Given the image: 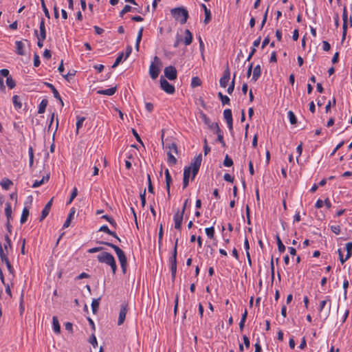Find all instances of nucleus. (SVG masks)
Listing matches in <instances>:
<instances>
[{"mask_svg":"<svg viewBox=\"0 0 352 352\" xmlns=\"http://www.w3.org/2000/svg\"><path fill=\"white\" fill-rule=\"evenodd\" d=\"M201 155L199 154L198 156L195 157L193 160L191 162L189 166H186L184 169V178H187L189 179L190 173H192L191 180H193L196 175H197L201 164Z\"/></svg>","mask_w":352,"mask_h":352,"instance_id":"nucleus-1","label":"nucleus"},{"mask_svg":"<svg viewBox=\"0 0 352 352\" xmlns=\"http://www.w3.org/2000/svg\"><path fill=\"white\" fill-rule=\"evenodd\" d=\"M98 261L101 263H105L111 268L113 274H116L117 265L113 256L107 252H102L97 256Z\"/></svg>","mask_w":352,"mask_h":352,"instance_id":"nucleus-2","label":"nucleus"},{"mask_svg":"<svg viewBox=\"0 0 352 352\" xmlns=\"http://www.w3.org/2000/svg\"><path fill=\"white\" fill-rule=\"evenodd\" d=\"M171 14L176 20H179L181 24L186 23L188 18V12L185 8H175L171 10Z\"/></svg>","mask_w":352,"mask_h":352,"instance_id":"nucleus-3","label":"nucleus"},{"mask_svg":"<svg viewBox=\"0 0 352 352\" xmlns=\"http://www.w3.org/2000/svg\"><path fill=\"white\" fill-rule=\"evenodd\" d=\"M177 244L178 239L175 240V245L173 248L172 256L169 258L170 268L173 278H175L177 272Z\"/></svg>","mask_w":352,"mask_h":352,"instance_id":"nucleus-4","label":"nucleus"},{"mask_svg":"<svg viewBox=\"0 0 352 352\" xmlns=\"http://www.w3.org/2000/svg\"><path fill=\"white\" fill-rule=\"evenodd\" d=\"M97 243H100V244L106 245L111 248L112 249H113L116 254H117V256L118 258L120 263L127 261L126 256L124 252L118 245H116L115 244L111 243L110 242H106V241H98Z\"/></svg>","mask_w":352,"mask_h":352,"instance_id":"nucleus-5","label":"nucleus"},{"mask_svg":"<svg viewBox=\"0 0 352 352\" xmlns=\"http://www.w3.org/2000/svg\"><path fill=\"white\" fill-rule=\"evenodd\" d=\"M161 65V61L157 56H155L154 61L151 64L149 67V74L152 79L155 80L157 78L160 69V65Z\"/></svg>","mask_w":352,"mask_h":352,"instance_id":"nucleus-6","label":"nucleus"},{"mask_svg":"<svg viewBox=\"0 0 352 352\" xmlns=\"http://www.w3.org/2000/svg\"><path fill=\"white\" fill-rule=\"evenodd\" d=\"M164 133L162 131V144L163 146V148L167 152V151H170L172 153H177V146L175 142H172L170 140L166 139L164 140Z\"/></svg>","mask_w":352,"mask_h":352,"instance_id":"nucleus-7","label":"nucleus"},{"mask_svg":"<svg viewBox=\"0 0 352 352\" xmlns=\"http://www.w3.org/2000/svg\"><path fill=\"white\" fill-rule=\"evenodd\" d=\"M160 87L162 90L169 94H173L175 91V87L170 84L162 76L160 78Z\"/></svg>","mask_w":352,"mask_h":352,"instance_id":"nucleus-8","label":"nucleus"},{"mask_svg":"<svg viewBox=\"0 0 352 352\" xmlns=\"http://www.w3.org/2000/svg\"><path fill=\"white\" fill-rule=\"evenodd\" d=\"M223 118L227 123L228 127L230 132L233 131V119L232 111L230 109H226L223 111Z\"/></svg>","mask_w":352,"mask_h":352,"instance_id":"nucleus-9","label":"nucleus"},{"mask_svg":"<svg viewBox=\"0 0 352 352\" xmlns=\"http://www.w3.org/2000/svg\"><path fill=\"white\" fill-rule=\"evenodd\" d=\"M127 311H128V305H127V303L124 302L120 305V310L119 312V318H118V325H121L124 323Z\"/></svg>","mask_w":352,"mask_h":352,"instance_id":"nucleus-10","label":"nucleus"},{"mask_svg":"<svg viewBox=\"0 0 352 352\" xmlns=\"http://www.w3.org/2000/svg\"><path fill=\"white\" fill-rule=\"evenodd\" d=\"M164 76L170 80H174L177 78V70L173 66H168L164 69Z\"/></svg>","mask_w":352,"mask_h":352,"instance_id":"nucleus-11","label":"nucleus"},{"mask_svg":"<svg viewBox=\"0 0 352 352\" xmlns=\"http://www.w3.org/2000/svg\"><path fill=\"white\" fill-rule=\"evenodd\" d=\"M230 78V72L229 67H227L226 69L223 72V76L219 80L220 86L223 88H226L228 84V82Z\"/></svg>","mask_w":352,"mask_h":352,"instance_id":"nucleus-12","label":"nucleus"},{"mask_svg":"<svg viewBox=\"0 0 352 352\" xmlns=\"http://www.w3.org/2000/svg\"><path fill=\"white\" fill-rule=\"evenodd\" d=\"M184 214L180 213L179 211H177L173 216V221L175 222V228L181 230L182 229V223L183 221Z\"/></svg>","mask_w":352,"mask_h":352,"instance_id":"nucleus-13","label":"nucleus"},{"mask_svg":"<svg viewBox=\"0 0 352 352\" xmlns=\"http://www.w3.org/2000/svg\"><path fill=\"white\" fill-rule=\"evenodd\" d=\"M200 118L204 122V124L208 126V129L210 130H213L214 125L218 124L217 122H212L210 119L204 112L200 113Z\"/></svg>","mask_w":352,"mask_h":352,"instance_id":"nucleus-14","label":"nucleus"},{"mask_svg":"<svg viewBox=\"0 0 352 352\" xmlns=\"http://www.w3.org/2000/svg\"><path fill=\"white\" fill-rule=\"evenodd\" d=\"M53 199H51L45 206L44 208L41 212V215L40 217V221H43L48 214L50 211L52 205Z\"/></svg>","mask_w":352,"mask_h":352,"instance_id":"nucleus-15","label":"nucleus"},{"mask_svg":"<svg viewBox=\"0 0 352 352\" xmlns=\"http://www.w3.org/2000/svg\"><path fill=\"white\" fill-rule=\"evenodd\" d=\"M98 231L106 232L107 234L116 238L118 241H120V242L121 241L120 239L118 237L117 234L115 232L110 230L109 228H108V226L106 225L101 226Z\"/></svg>","mask_w":352,"mask_h":352,"instance_id":"nucleus-16","label":"nucleus"},{"mask_svg":"<svg viewBox=\"0 0 352 352\" xmlns=\"http://www.w3.org/2000/svg\"><path fill=\"white\" fill-rule=\"evenodd\" d=\"M117 90L116 87H111L107 89L98 90L97 94L100 95L113 96Z\"/></svg>","mask_w":352,"mask_h":352,"instance_id":"nucleus-17","label":"nucleus"},{"mask_svg":"<svg viewBox=\"0 0 352 352\" xmlns=\"http://www.w3.org/2000/svg\"><path fill=\"white\" fill-rule=\"evenodd\" d=\"M261 75V68L260 65H257L254 67L252 80L256 82Z\"/></svg>","mask_w":352,"mask_h":352,"instance_id":"nucleus-18","label":"nucleus"},{"mask_svg":"<svg viewBox=\"0 0 352 352\" xmlns=\"http://www.w3.org/2000/svg\"><path fill=\"white\" fill-rule=\"evenodd\" d=\"M39 29H40V34H39L38 36H41V39H45L46 38V30H45V20L43 18H41V20L40 21Z\"/></svg>","mask_w":352,"mask_h":352,"instance_id":"nucleus-19","label":"nucleus"},{"mask_svg":"<svg viewBox=\"0 0 352 352\" xmlns=\"http://www.w3.org/2000/svg\"><path fill=\"white\" fill-rule=\"evenodd\" d=\"M75 209L74 208H72L71 210H70V212L67 216V218L66 219V221H65L64 224H63V228H68L69 226H70V223H71V221L72 219L74 218V214H75Z\"/></svg>","mask_w":352,"mask_h":352,"instance_id":"nucleus-20","label":"nucleus"},{"mask_svg":"<svg viewBox=\"0 0 352 352\" xmlns=\"http://www.w3.org/2000/svg\"><path fill=\"white\" fill-rule=\"evenodd\" d=\"M5 214L7 217V222H10V221L12 219V207H11L10 203H9V202H7L6 204Z\"/></svg>","mask_w":352,"mask_h":352,"instance_id":"nucleus-21","label":"nucleus"},{"mask_svg":"<svg viewBox=\"0 0 352 352\" xmlns=\"http://www.w3.org/2000/svg\"><path fill=\"white\" fill-rule=\"evenodd\" d=\"M15 45H16V52L17 53V54L19 55H24L25 54V52H24V44L23 43L22 41H16L15 42Z\"/></svg>","mask_w":352,"mask_h":352,"instance_id":"nucleus-22","label":"nucleus"},{"mask_svg":"<svg viewBox=\"0 0 352 352\" xmlns=\"http://www.w3.org/2000/svg\"><path fill=\"white\" fill-rule=\"evenodd\" d=\"M52 327H53V330L56 333H60V326L59 324L57 316L52 317Z\"/></svg>","mask_w":352,"mask_h":352,"instance_id":"nucleus-23","label":"nucleus"},{"mask_svg":"<svg viewBox=\"0 0 352 352\" xmlns=\"http://www.w3.org/2000/svg\"><path fill=\"white\" fill-rule=\"evenodd\" d=\"M9 254V251L3 248V245L0 242V258L2 262L6 261V260H9L8 255Z\"/></svg>","mask_w":352,"mask_h":352,"instance_id":"nucleus-24","label":"nucleus"},{"mask_svg":"<svg viewBox=\"0 0 352 352\" xmlns=\"http://www.w3.org/2000/svg\"><path fill=\"white\" fill-rule=\"evenodd\" d=\"M192 41V33L190 32V31L189 30L187 29L185 30V37L184 39V42L186 45H189L191 44Z\"/></svg>","mask_w":352,"mask_h":352,"instance_id":"nucleus-25","label":"nucleus"},{"mask_svg":"<svg viewBox=\"0 0 352 352\" xmlns=\"http://www.w3.org/2000/svg\"><path fill=\"white\" fill-rule=\"evenodd\" d=\"M201 7L204 9L205 13L204 23L207 24L211 19V12L210 10L207 8L205 4L202 3Z\"/></svg>","mask_w":352,"mask_h":352,"instance_id":"nucleus-26","label":"nucleus"},{"mask_svg":"<svg viewBox=\"0 0 352 352\" xmlns=\"http://www.w3.org/2000/svg\"><path fill=\"white\" fill-rule=\"evenodd\" d=\"M48 101L47 99H43L38 104V113L42 114L45 111Z\"/></svg>","mask_w":352,"mask_h":352,"instance_id":"nucleus-27","label":"nucleus"},{"mask_svg":"<svg viewBox=\"0 0 352 352\" xmlns=\"http://www.w3.org/2000/svg\"><path fill=\"white\" fill-rule=\"evenodd\" d=\"M0 184L4 190H8L10 187L12 185V182L8 178H3L1 180Z\"/></svg>","mask_w":352,"mask_h":352,"instance_id":"nucleus-28","label":"nucleus"},{"mask_svg":"<svg viewBox=\"0 0 352 352\" xmlns=\"http://www.w3.org/2000/svg\"><path fill=\"white\" fill-rule=\"evenodd\" d=\"M29 209L26 207H25L22 211L20 222L21 224H23L26 222L28 220V216H29Z\"/></svg>","mask_w":352,"mask_h":352,"instance_id":"nucleus-29","label":"nucleus"},{"mask_svg":"<svg viewBox=\"0 0 352 352\" xmlns=\"http://www.w3.org/2000/svg\"><path fill=\"white\" fill-rule=\"evenodd\" d=\"M45 85L52 90V92L54 94V97L58 100H60V96L56 87L52 84L49 82H45Z\"/></svg>","mask_w":352,"mask_h":352,"instance_id":"nucleus-30","label":"nucleus"},{"mask_svg":"<svg viewBox=\"0 0 352 352\" xmlns=\"http://www.w3.org/2000/svg\"><path fill=\"white\" fill-rule=\"evenodd\" d=\"M3 248L8 251L12 250L11 240L8 234H6L5 236V243L3 244Z\"/></svg>","mask_w":352,"mask_h":352,"instance_id":"nucleus-31","label":"nucleus"},{"mask_svg":"<svg viewBox=\"0 0 352 352\" xmlns=\"http://www.w3.org/2000/svg\"><path fill=\"white\" fill-rule=\"evenodd\" d=\"M12 102L14 107L16 109L19 110L22 107V103L19 100V96L17 95H14L12 97Z\"/></svg>","mask_w":352,"mask_h":352,"instance_id":"nucleus-32","label":"nucleus"},{"mask_svg":"<svg viewBox=\"0 0 352 352\" xmlns=\"http://www.w3.org/2000/svg\"><path fill=\"white\" fill-rule=\"evenodd\" d=\"M50 178L49 175L44 176L41 180H35L33 183L32 187V188H37L41 186L43 184H44L45 181H47Z\"/></svg>","mask_w":352,"mask_h":352,"instance_id":"nucleus-33","label":"nucleus"},{"mask_svg":"<svg viewBox=\"0 0 352 352\" xmlns=\"http://www.w3.org/2000/svg\"><path fill=\"white\" fill-rule=\"evenodd\" d=\"M100 298L93 299L91 302V309L94 314H96L98 311L100 305Z\"/></svg>","mask_w":352,"mask_h":352,"instance_id":"nucleus-34","label":"nucleus"},{"mask_svg":"<svg viewBox=\"0 0 352 352\" xmlns=\"http://www.w3.org/2000/svg\"><path fill=\"white\" fill-rule=\"evenodd\" d=\"M167 155H168V163L170 165H175L177 163V159L175 157V156L173 155L172 153H170V151H167Z\"/></svg>","mask_w":352,"mask_h":352,"instance_id":"nucleus-35","label":"nucleus"},{"mask_svg":"<svg viewBox=\"0 0 352 352\" xmlns=\"http://www.w3.org/2000/svg\"><path fill=\"white\" fill-rule=\"evenodd\" d=\"M276 243L278 245V249L280 252H284L285 250V246L283 245L280 238L278 235L276 236Z\"/></svg>","mask_w":352,"mask_h":352,"instance_id":"nucleus-36","label":"nucleus"},{"mask_svg":"<svg viewBox=\"0 0 352 352\" xmlns=\"http://www.w3.org/2000/svg\"><path fill=\"white\" fill-rule=\"evenodd\" d=\"M76 119H77L76 124V133H78V131L82 127V126L83 124V122L85 120V117L77 116Z\"/></svg>","mask_w":352,"mask_h":352,"instance_id":"nucleus-37","label":"nucleus"},{"mask_svg":"<svg viewBox=\"0 0 352 352\" xmlns=\"http://www.w3.org/2000/svg\"><path fill=\"white\" fill-rule=\"evenodd\" d=\"M101 218L107 221V222H109L114 228H117V223L112 217H109L107 214H104L102 216Z\"/></svg>","mask_w":352,"mask_h":352,"instance_id":"nucleus-38","label":"nucleus"},{"mask_svg":"<svg viewBox=\"0 0 352 352\" xmlns=\"http://www.w3.org/2000/svg\"><path fill=\"white\" fill-rule=\"evenodd\" d=\"M346 259H349L352 256V242H349L346 244Z\"/></svg>","mask_w":352,"mask_h":352,"instance_id":"nucleus-39","label":"nucleus"},{"mask_svg":"<svg viewBox=\"0 0 352 352\" xmlns=\"http://www.w3.org/2000/svg\"><path fill=\"white\" fill-rule=\"evenodd\" d=\"M288 118L291 124H295L297 122V118L292 111H289L288 113Z\"/></svg>","mask_w":352,"mask_h":352,"instance_id":"nucleus-40","label":"nucleus"},{"mask_svg":"<svg viewBox=\"0 0 352 352\" xmlns=\"http://www.w3.org/2000/svg\"><path fill=\"white\" fill-rule=\"evenodd\" d=\"M123 58H124V52L119 53L114 63L112 65V68H116L122 62Z\"/></svg>","mask_w":352,"mask_h":352,"instance_id":"nucleus-41","label":"nucleus"},{"mask_svg":"<svg viewBox=\"0 0 352 352\" xmlns=\"http://www.w3.org/2000/svg\"><path fill=\"white\" fill-rule=\"evenodd\" d=\"M165 178H166V190L168 192V197H170V184L172 182L171 176L170 175L165 176Z\"/></svg>","mask_w":352,"mask_h":352,"instance_id":"nucleus-42","label":"nucleus"},{"mask_svg":"<svg viewBox=\"0 0 352 352\" xmlns=\"http://www.w3.org/2000/svg\"><path fill=\"white\" fill-rule=\"evenodd\" d=\"M205 232L206 235L210 239H213L214 235V228L213 226H211L210 228H206L205 229Z\"/></svg>","mask_w":352,"mask_h":352,"instance_id":"nucleus-43","label":"nucleus"},{"mask_svg":"<svg viewBox=\"0 0 352 352\" xmlns=\"http://www.w3.org/2000/svg\"><path fill=\"white\" fill-rule=\"evenodd\" d=\"M201 81L200 78L197 76L193 77L191 80V87H196L201 85Z\"/></svg>","mask_w":352,"mask_h":352,"instance_id":"nucleus-44","label":"nucleus"},{"mask_svg":"<svg viewBox=\"0 0 352 352\" xmlns=\"http://www.w3.org/2000/svg\"><path fill=\"white\" fill-rule=\"evenodd\" d=\"M327 301L331 302L330 296H326V300L320 301L319 309H318V311L320 312H321L323 310V309L324 308L325 305L327 303Z\"/></svg>","mask_w":352,"mask_h":352,"instance_id":"nucleus-45","label":"nucleus"},{"mask_svg":"<svg viewBox=\"0 0 352 352\" xmlns=\"http://www.w3.org/2000/svg\"><path fill=\"white\" fill-rule=\"evenodd\" d=\"M223 165L226 167H230L233 165L232 160L228 155L225 157Z\"/></svg>","mask_w":352,"mask_h":352,"instance_id":"nucleus-46","label":"nucleus"},{"mask_svg":"<svg viewBox=\"0 0 352 352\" xmlns=\"http://www.w3.org/2000/svg\"><path fill=\"white\" fill-rule=\"evenodd\" d=\"M6 84L10 89H13L16 86L15 81L10 76L7 78Z\"/></svg>","mask_w":352,"mask_h":352,"instance_id":"nucleus-47","label":"nucleus"},{"mask_svg":"<svg viewBox=\"0 0 352 352\" xmlns=\"http://www.w3.org/2000/svg\"><path fill=\"white\" fill-rule=\"evenodd\" d=\"M235 78H236V74L234 73V74L233 79H232L230 85H229V87H228V89H227V92L229 94H232L233 91H234V80H235Z\"/></svg>","mask_w":352,"mask_h":352,"instance_id":"nucleus-48","label":"nucleus"},{"mask_svg":"<svg viewBox=\"0 0 352 352\" xmlns=\"http://www.w3.org/2000/svg\"><path fill=\"white\" fill-rule=\"evenodd\" d=\"M41 7H42V9L45 13V16L50 19V12L48 11V9L47 8L46 6H45V1L44 0H41Z\"/></svg>","mask_w":352,"mask_h":352,"instance_id":"nucleus-49","label":"nucleus"},{"mask_svg":"<svg viewBox=\"0 0 352 352\" xmlns=\"http://www.w3.org/2000/svg\"><path fill=\"white\" fill-rule=\"evenodd\" d=\"M89 342L94 346L96 347L98 346V342L96 337L94 333L91 334V337L89 339Z\"/></svg>","mask_w":352,"mask_h":352,"instance_id":"nucleus-50","label":"nucleus"},{"mask_svg":"<svg viewBox=\"0 0 352 352\" xmlns=\"http://www.w3.org/2000/svg\"><path fill=\"white\" fill-rule=\"evenodd\" d=\"M348 287H349V280L345 278L343 282L344 297L345 299L346 298Z\"/></svg>","mask_w":352,"mask_h":352,"instance_id":"nucleus-51","label":"nucleus"},{"mask_svg":"<svg viewBox=\"0 0 352 352\" xmlns=\"http://www.w3.org/2000/svg\"><path fill=\"white\" fill-rule=\"evenodd\" d=\"M76 71L69 72L66 74H62L63 78L67 80V81L70 80L75 75Z\"/></svg>","mask_w":352,"mask_h":352,"instance_id":"nucleus-52","label":"nucleus"},{"mask_svg":"<svg viewBox=\"0 0 352 352\" xmlns=\"http://www.w3.org/2000/svg\"><path fill=\"white\" fill-rule=\"evenodd\" d=\"M34 34L37 36L38 38V42H37V45L38 47L41 48L43 46V41L45 40V39H41V36H38V31L36 30H34Z\"/></svg>","mask_w":352,"mask_h":352,"instance_id":"nucleus-53","label":"nucleus"},{"mask_svg":"<svg viewBox=\"0 0 352 352\" xmlns=\"http://www.w3.org/2000/svg\"><path fill=\"white\" fill-rule=\"evenodd\" d=\"M3 263H5V264L6 265V267H7L8 270L9 271V272L10 274H12V275H14V269H13V267H12L10 261L9 260H6Z\"/></svg>","mask_w":352,"mask_h":352,"instance_id":"nucleus-54","label":"nucleus"},{"mask_svg":"<svg viewBox=\"0 0 352 352\" xmlns=\"http://www.w3.org/2000/svg\"><path fill=\"white\" fill-rule=\"evenodd\" d=\"M331 230L335 233L336 234H339L340 232V226H330Z\"/></svg>","mask_w":352,"mask_h":352,"instance_id":"nucleus-55","label":"nucleus"},{"mask_svg":"<svg viewBox=\"0 0 352 352\" xmlns=\"http://www.w3.org/2000/svg\"><path fill=\"white\" fill-rule=\"evenodd\" d=\"M214 131V133L218 136L219 134H223V131L220 129V127L219 126V124H215L214 125V129L212 130Z\"/></svg>","mask_w":352,"mask_h":352,"instance_id":"nucleus-56","label":"nucleus"},{"mask_svg":"<svg viewBox=\"0 0 352 352\" xmlns=\"http://www.w3.org/2000/svg\"><path fill=\"white\" fill-rule=\"evenodd\" d=\"M41 61L39 58V56L37 54H34V66L37 67L40 65Z\"/></svg>","mask_w":352,"mask_h":352,"instance_id":"nucleus-57","label":"nucleus"},{"mask_svg":"<svg viewBox=\"0 0 352 352\" xmlns=\"http://www.w3.org/2000/svg\"><path fill=\"white\" fill-rule=\"evenodd\" d=\"M140 199L142 206L144 208L146 204V190L142 193H140Z\"/></svg>","mask_w":352,"mask_h":352,"instance_id":"nucleus-58","label":"nucleus"},{"mask_svg":"<svg viewBox=\"0 0 352 352\" xmlns=\"http://www.w3.org/2000/svg\"><path fill=\"white\" fill-rule=\"evenodd\" d=\"M28 153L30 157V165L32 166L34 160V153L33 149L31 146L29 148Z\"/></svg>","mask_w":352,"mask_h":352,"instance_id":"nucleus-59","label":"nucleus"},{"mask_svg":"<svg viewBox=\"0 0 352 352\" xmlns=\"http://www.w3.org/2000/svg\"><path fill=\"white\" fill-rule=\"evenodd\" d=\"M103 250V248L102 247H95V248H92L91 249H89L87 250V252L90 254H92V253H95V252H100V251H102Z\"/></svg>","mask_w":352,"mask_h":352,"instance_id":"nucleus-60","label":"nucleus"},{"mask_svg":"<svg viewBox=\"0 0 352 352\" xmlns=\"http://www.w3.org/2000/svg\"><path fill=\"white\" fill-rule=\"evenodd\" d=\"M338 254H339V259H340V261L341 262L342 264H343L344 263H345L348 259H346V257L344 258L343 257V254H342V252L341 250V249H338Z\"/></svg>","mask_w":352,"mask_h":352,"instance_id":"nucleus-61","label":"nucleus"},{"mask_svg":"<svg viewBox=\"0 0 352 352\" xmlns=\"http://www.w3.org/2000/svg\"><path fill=\"white\" fill-rule=\"evenodd\" d=\"M143 31H144V28L141 27L138 31V36L136 38V41L141 42L142 38Z\"/></svg>","mask_w":352,"mask_h":352,"instance_id":"nucleus-62","label":"nucleus"},{"mask_svg":"<svg viewBox=\"0 0 352 352\" xmlns=\"http://www.w3.org/2000/svg\"><path fill=\"white\" fill-rule=\"evenodd\" d=\"M330 48L331 45L327 41H322V49L324 51L328 52L330 50Z\"/></svg>","mask_w":352,"mask_h":352,"instance_id":"nucleus-63","label":"nucleus"},{"mask_svg":"<svg viewBox=\"0 0 352 352\" xmlns=\"http://www.w3.org/2000/svg\"><path fill=\"white\" fill-rule=\"evenodd\" d=\"M221 103L223 105H225V104H230V100L228 96H224L221 99Z\"/></svg>","mask_w":352,"mask_h":352,"instance_id":"nucleus-64","label":"nucleus"}]
</instances>
